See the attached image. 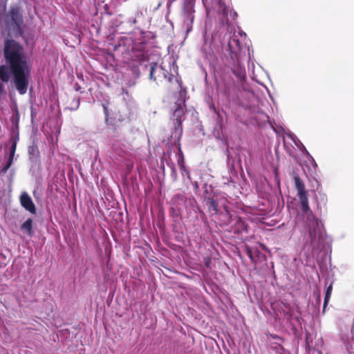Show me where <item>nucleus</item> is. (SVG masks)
Listing matches in <instances>:
<instances>
[{
	"mask_svg": "<svg viewBox=\"0 0 354 354\" xmlns=\"http://www.w3.org/2000/svg\"><path fill=\"white\" fill-rule=\"evenodd\" d=\"M341 341L349 353H354V330L347 329L340 336Z\"/></svg>",
	"mask_w": 354,
	"mask_h": 354,
	"instance_id": "9d476101",
	"label": "nucleus"
},
{
	"mask_svg": "<svg viewBox=\"0 0 354 354\" xmlns=\"http://www.w3.org/2000/svg\"><path fill=\"white\" fill-rule=\"evenodd\" d=\"M193 185H194V187L195 189H198V182L195 181L193 183Z\"/></svg>",
	"mask_w": 354,
	"mask_h": 354,
	"instance_id": "2f4dec72",
	"label": "nucleus"
},
{
	"mask_svg": "<svg viewBox=\"0 0 354 354\" xmlns=\"http://www.w3.org/2000/svg\"><path fill=\"white\" fill-rule=\"evenodd\" d=\"M240 48V44L238 39L236 37H233L230 39L227 44V50H236Z\"/></svg>",
	"mask_w": 354,
	"mask_h": 354,
	"instance_id": "2eb2a0df",
	"label": "nucleus"
},
{
	"mask_svg": "<svg viewBox=\"0 0 354 354\" xmlns=\"http://www.w3.org/2000/svg\"><path fill=\"white\" fill-rule=\"evenodd\" d=\"M220 44L221 41L216 38V35H209L207 32H205L204 41L201 50L210 64L216 62V55L219 51Z\"/></svg>",
	"mask_w": 354,
	"mask_h": 354,
	"instance_id": "39448f33",
	"label": "nucleus"
},
{
	"mask_svg": "<svg viewBox=\"0 0 354 354\" xmlns=\"http://www.w3.org/2000/svg\"><path fill=\"white\" fill-rule=\"evenodd\" d=\"M223 57V62L231 70L237 80L235 81L230 76L225 75L221 78L218 89L229 102L237 101V103L244 109H251L252 105L254 104L257 99L253 92L245 88V66L241 63L236 50L227 49Z\"/></svg>",
	"mask_w": 354,
	"mask_h": 354,
	"instance_id": "f03ea898",
	"label": "nucleus"
},
{
	"mask_svg": "<svg viewBox=\"0 0 354 354\" xmlns=\"http://www.w3.org/2000/svg\"><path fill=\"white\" fill-rule=\"evenodd\" d=\"M5 24L8 30L15 37L21 36L24 33V19L20 8L12 6L5 17Z\"/></svg>",
	"mask_w": 354,
	"mask_h": 354,
	"instance_id": "20e7f679",
	"label": "nucleus"
},
{
	"mask_svg": "<svg viewBox=\"0 0 354 354\" xmlns=\"http://www.w3.org/2000/svg\"><path fill=\"white\" fill-rule=\"evenodd\" d=\"M9 153L10 154L8 158H12L13 160L15 152L9 151Z\"/></svg>",
	"mask_w": 354,
	"mask_h": 354,
	"instance_id": "c756f323",
	"label": "nucleus"
},
{
	"mask_svg": "<svg viewBox=\"0 0 354 354\" xmlns=\"http://www.w3.org/2000/svg\"><path fill=\"white\" fill-rule=\"evenodd\" d=\"M230 16L232 17V19H234L235 17L237 16V14L236 12L233 11V10H230Z\"/></svg>",
	"mask_w": 354,
	"mask_h": 354,
	"instance_id": "a878e982",
	"label": "nucleus"
},
{
	"mask_svg": "<svg viewBox=\"0 0 354 354\" xmlns=\"http://www.w3.org/2000/svg\"><path fill=\"white\" fill-rule=\"evenodd\" d=\"M180 170H181V173H182V175L183 176H187V178L189 179H190V176H189V171L188 169H187L184 165H181L180 166Z\"/></svg>",
	"mask_w": 354,
	"mask_h": 354,
	"instance_id": "412c9836",
	"label": "nucleus"
},
{
	"mask_svg": "<svg viewBox=\"0 0 354 354\" xmlns=\"http://www.w3.org/2000/svg\"><path fill=\"white\" fill-rule=\"evenodd\" d=\"M295 185L299 200V208L301 217L308 229L310 239V247L318 252L325 248L326 233L322 223L315 218L308 205V197L305 185L297 176L294 177Z\"/></svg>",
	"mask_w": 354,
	"mask_h": 354,
	"instance_id": "7ed1b4c3",
	"label": "nucleus"
},
{
	"mask_svg": "<svg viewBox=\"0 0 354 354\" xmlns=\"http://www.w3.org/2000/svg\"><path fill=\"white\" fill-rule=\"evenodd\" d=\"M149 78L153 81L162 79L171 81L168 72L162 66L153 62L150 64Z\"/></svg>",
	"mask_w": 354,
	"mask_h": 354,
	"instance_id": "0eeeda50",
	"label": "nucleus"
},
{
	"mask_svg": "<svg viewBox=\"0 0 354 354\" xmlns=\"http://www.w3.org/2000/svg\"><path fill=\"white\" fill-rule=\"evenodd\" d=\"M184 93H185V91H180V95L181 97H183V95H184Z\"/></svg>",
	"mask_w": 354,
	"mask_h": 354,
	"instance_id": "473e14b6",
	"label": "nucleus"
},
{
	"mask_svg": "<svg viewBox=\"0 0 354 354\" xmlns=\"http://www.w3.org/2000/svg\"><path fill=\"white\" fill-rule=\"evenodd\" d=\"M12 162L13 160L12 158H8L5 166H6L7 168H10L12 164Z\"/></svg>",
	"mask_w": 354,
	"mask_h": 354,
	"instance_id": "5701e85b",
	"label": "nucleus"
},
{
	"mask_svg": "<svg viewBox=\"0 0 354 354\" xmlns=\"http://www.w3.org/2000/svg\"><path fill=\"white\" fill-rule=\"evenodd\" d=\"M20 204L21 205L30 213L35 214L36 213V207L35 205L31 198V197L28 194L27 192H24L21 193L20 198Z\"/></svg>",
	"mask_w": 354,
	"mask_h": 354,
	"instance_id": "9b49d317",
	"label": "nucleus"
},
{
	"mask_svg": "<svg viewBox=\"0 0 354 354\" xmlns=\"http://www.w3.org/2000/svg\"><path fill=\"white\" fill-rule=\"evenodd\" d=\"M184 114V111L180 104H177V107L175 109L173 117L174 120V132L172 136L174 138L179 139L182 135L183 129H182V119L181 117Z\"/></svg>",
	"mask_w": 354,
	"mask_h": 354,
	"instance_id": "6e6552de",
	"label": "nucleus"
},
{
	"mask_svg": "<svg viewBox=\"0 0 354 354\" xmlns=\"http://www.w3.org/2000/svg\"><path fill=\"white\" fill-rule=\"evenodd\" d=\"M208 201H209V210L210 211H214L215 212H218V208H217V203H216V202L212 198H208Z\"/></svg>",
	"mask_w": 354,
	"mask_h": 354,
	"instance_id": "a211bd4d",
	"label": "nucleus"
},
{
	"mask_svg": "<svg viewBox=\"0 0 354 354\" xmlns=\"http://www.w3.org/2000/svg\"><path fill=\"white\" fill-rule=\"evenodd\" d=\"M6 64L0 66V97L5 95L10 82L20 95L26 93L30 79V68L23 47L10 39L5 43Z\"/></svg>",
	"mask_w": 354,
	"mask_h": 354,
	"instance_id": "f257e3e1",
	"label": "nucleus"
},
{
	"mask_svg": "<svg viewBox=\"0 0 354 354\" xmlns=\"http://www.w3.org/2000/svg\"><path fill=\"white\" fill-rule=\"evenodd\" d=\"M79 105H80V100L77 99L75 102V106L74 108H72L71 109H73V110H76L78 109L79 107Z\"/></svg>",
	"mask_w": 354,
	"mask_h": 354,
	"instance_id": "cd10ccee",
	"label": "nucleus"
},
{
	"mask_svg": "<svg viewBox=\"0 0 354 354\" xmlns=\"http://www.w3.org/2000/svg\"><path fill=\"white\" fill-rule=\"evenodd\" d=\"M12 162L13 160L12 158H8L5 166H6L7 168H10L12 164Z\"/></svg>",
	"mask_w": 354,
	"mask_h": 354,
	"instance_id": "b1692460",
	"label": "nucleus"
},
{
	"mask_svg": "<svg viewBox=\"0 0 354 354\" xmlns=\"http://www.w3.org/2000/svg\"><path fill=\"white\" fill-rule=\"evenodd\" d=\"M203 263H204L205 266L207 268H211L212 259H211V258L209 257H204Z\"/></svg>",
	"mask_w": 354,
	"mask_h": 354,
	"instance_id": "aec40b11",
	"label": "nucleus"
},
{
	"mask_svg": "<svg viewBox=\"0 0 354 354\" xmlns=\"http://www.w3.org/2000/svg\"><path fill=\"white\" fill-rule=\"evenodd\" d=\"M131 44L130 39L122 37L118 40V44L114 46V50L120 51L123 53L124 51L128 50Z\"/></svg>",
	"mask_w": 354,
	"mask_h": 354,
	"instance_id": "f8f14e48",
	"label": "nucleus"
},
{
	"mask_svg": "<svg viewBox=\"0 0 354 354\" xmlns=\"http://www.w3.org/2000/svg\"><path fill=\"white\" fill-rule=\"evenodd\" d=\"M177 197H179V198H183L182 195H178V196H177Z\"/></svg>",
	"mask_w": 354,
	"mask_h": 354,
	"instance_id": "72a5a7b5",
	"label": "nucleus"
},
{
	"mask_svg": "<svg viewBox=\"0 0 354 354\" xmlns=\"http://www.w3.org/2000/svg\"><path fill=\"white\" fill-rule=\"evenodd\" d=\"M16 147H17V143H16V142H14L12 144V145L10 146L9 151L15 152L16 151Z\"/></svg>",
	"mask_w": 354,
	"mask_h": 354,
	"instance_id": "4be33fe9",
	"label": "nucleus"
},
{
	"mask_svg": "<svg viewBox=\"0 0 354 354\" xmlns=\"http://www.w3.org/2000/svg\"><path fill=\"white\" fill-rule=\"evenodd\" d=\"M293 142H295V144L299 148V149L305 153L306 154V156L311 160L312 161V164L314 167H317V164L315 161V160L313 159V158L310 155V153L308 152V151L306 150V147L303 145V144L299 141V140L295 136V138H292Z\"/></svg>",
	"mask_w": 354,
	"mask_h": 354,
	"instance_id": "4468645a",
	"label": "nucleus"
},
{
	"mask_svg": "<svg viewBox=\"0 0 354 354\" xmlns=\"http://www.w3.org/2000/svg\"><path fill=\"white\" fill-rule=\"evenodd\" d=\"M127 0H113V3L115 4V6H118L123 2H126Z\"/></svg>",
	"mask_w": 354,
	"mask_h": 354,
	"instance_id": "393cba45",
	"label": "nucleus"
},
{
	"mask_svg": "<svg viewBox=\"0 0 354 354\" xmlns=\"http://www.w3.org/2000/svg\"><path fill=\"white\" fill-rule=\"evenodd\" d=\"M28 153L30 156V160L32 162L35 161L37 158L38 153H39V151H38L37 146H35V145L30 146L28 147Z\"/></svg>",
	"mask_w": 354,
	"mask_h": 354,
	"instance_id": "dca6fc26",
	"label": "nucleus"
},
{
	"mask_svg": "<svg viewBox=\"0 0 354 354\" xmlns=\"http://www.w3.org/2000/svg\"><path fill=\"white\" fill-rule=\"evenodd\" d=\"M21 230L26 233L28 236H32L33 234L32 230V219L31 218H28L21 226Z\"/></svg>",
	"mask_w": 354,
	"mask_h": 354,
	"instance_id": "ddd939ff",
	"label": "nucleus"
},
{
	"mask_svg": "<svg viewBox=\"0 0 354 354\" xmlns=\"http://www.w3.org/2000/svg\"><path fill=\"white\" fill-rule=\"evenodd\" d=\"M332 288L333 286L332 284H330L328 288H326V293H325V298H324V310H325V308L328 304V302L330 300L331 292H332Z\"/></svg>",
	"mask_w": 354,
	"mask_h": 354,
	"instance_id": "f3484780",
	"label": "nucleus"
},
{
	"mask_svg": "<svg viewBox=\"0 0 354 354\" xmlns=\"http://www.w3.org/2000/svg\"><path fill=\"white\" fill-rule=\"evenodd\" d=\"M194 5L192 1H186L184 3L183 16L184 19L185 26L187 27V31L190 30L192 24L194 19Z\"/></svg>",
	"mask_w": 354,
	"mask_h": 354,
	"instance_id": "1a4fd4ad",
	"label": "nucleus"
},
{
	"mask_svg": "<svg viewBox=\"0 0 354 354\" xmlns=\"http://www.w3.org/2000/svg\"><path fill=\"white\" fill-rule=\"evenodd\" d=\"M202 1L207 16H211L216 13L223 15L224 17H227L229 14L228 9L221 0H202Z\"/></svg>",
	"mask_w": 354,
	"mask_h": 354,
	"instance_id": "423d86ee",
	"label": "nucleus"
},
{
	"mask_svg": "<svg viewBox=\"0 0 354 354\" xmlns=\"http://www.w3.org/2000/svg\"><path fill=\"white\" fill-rule=\"evenodd\" d=\"M111 142H112V147L114 150H116L117 149V147H118V144L116 143V142L113 140H111Z\"/></svg>",
	"mask_w": 354,
	"mask_h": 354,
	"instance_id": "bb28decb",
	"label": "nucleus"
},
{
	"mask_svg": "<svg viewBox=\"0 0 354 354\" xmlns=\"http://www.w3.org/2000/svg\"><path fill=\"white\" fill-rule=\"evenodd\" d=\"M9 168H7L6 166H4L1 170V174H6L7 172V171L8 170Z\"/></svg>",
	"mask_w": 354,
	"mask_h": 354,
	"instance_id": "c85d7f7f",
	"label": "nucleus"
},
{
	"mask_svg": "<svg viewBox=\"0 0 354 354\" xmlns=\"http://www.w3.org/2000/svg\"><path fill=\"white\" fill-rule=\"evenodd\" d=\"M103 109H104L105 115H108V109H107V106L105 104H103Z\"/></svg>",
	"mask_w": 354,
	"mask_h": 354,
	"instance_id": "7c9ffc66",
	"label": "nucleus"
},
{
	"mask_svg": "<svg viewBox=\"0 0 354 354\" xmlns=\"http://www.w3.org/2000/svg\"><path fill=\"white\" fill-rule=\"evenodd\" d=\"M19 119V113L17 110V108L15 107V110H13L12 115V120L14 122V121L17 123L18 120Z\"/></svg>",
	"mask_w": 354,
	"mask_h": 354,
	"instance_id": "6ab92c4d",
	"label": "nucleus"
}]
</instances>
